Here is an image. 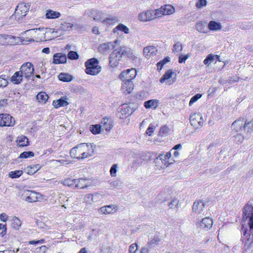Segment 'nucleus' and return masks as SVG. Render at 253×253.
<instances>
[{"mask_svg":"<svg viewBox=\"0 0 253 253\" xmlns=\"http://www.w3.org/2000/svg\"><path fill=\"white\" fill-rule=\"evenodd\" d=\"M231 128L235 142L241 143L245 139L249 138L253 131V121H245L244 118H240L232 123Z\"/></svg>","mask_w":253,"mask_h":253,"instance_id":"nucleus-1","label":"nucleus"},{"mask_svg":"<svg viewBox=\"0 0 253 253\" xmlns=\"http://www.w3.org/2000/svg\"><path fill=\"white\" fill-rule=\"evenodd\" d=\"M95 147L93 143H81L70 150V156L78 160L87 158L93 155Z\"/></svg>","mask_w":253,"mask_h":253,"instance_id":"nucleus-2","label":"nucleus"},{"mask_svg":"<svg viewBox=\"0 0 253 253\" xmlns=\"http://www.w3.org/2000/svg\"><path fill=\"white\" fill-rule=\"evenodd\" d=\"M249 219L250 227L249 233L246 229L242 228L241 232L243 233V238L246 239L250 243H253V206L252 204L247 203L244 207L243 213V220L246 221Z\"/></svg>","mask_w":253,"mask_h":253,"instance_id":"nucleus-3","label":"nucleus"},{"mask_svg":"<svg viewBox=\"0 0 253 253\" xmlns=\"http://www.w3.org/2000/svg\"><path fill=\"white\" fill-rule=\"evenodd\" d=\"M128 54V50L126 46H120L115 49L110 55V66L112 67H117L122 58L127 56Z\"/></svg>","mask_w":253,"mask_h":253,"instance_id":"nucleus-4","label":"nucleus"},{"mask_svg":"<svg viewBox=\"0 0 253 253\" xmlns=\"http://www.w3.org/2000/svg\"><path fill=\"white\" fill-rule=\"evenodd\" d=\"M98 64L99 61L96 58H92L87 60L84 63L86 74L92 76L98 74L101 70V67Z\"/></svg>","mask_w":253,"mask_h":253,"instance_id":"nucleus-5","label":"nucleus"},{"mask_svg":"<svg viewBox=\"0 0 253 253\" xmlns=\"http://www.w3.org/2000/svg\"><path fill=\"white\" fill-rule=\"evenodd\" d=\"M30 7V3L22 2L19 3L15 10V17L20 19L26 15Z\"/></svg>","mask_w":253,"mask_h":253,"instance_id":"nucleus-6","label":"nucleus"},{"mask_svg":"<svg viewBox=\"0 0 253 253\" xmlns=\"http://www.w3.org/2000/svg\"><path fill=\"white\" fill-rule=\"evenodd\" d=\"M90 16L95 21H101L102 23L108 24L115 20V18L104 19V14L103 12L94 9L91 10Z\"/></svg>","mask_w":253,"mask_h":253,"instance_id":"nucleus-7","label":"nucleus"},{"mask_svg":"<svg viewBox=\"0 0 253 253\" xmlns=\"http://www.w3.org/2000/svg\"><path fill=\"white\" fill-rule=\"evenodd\" d=\"M15 119L8 114H0V126H12L15 125Z\"/></svg>","mask_w":253,"mask_h":253,"instance_id":"nucleus-8","label":"nucleus"},{"mask_svg":"<svg viewBox=\"0 0 253 253\" xmlns=\"http://www.w3.org/2000/svg\"><path fill=\"white\" fill-rule=\"evenodd\" d=\"M176 81V74L171 70H168L160 80L161 83L166 82L169 85Z\"/></svg>","mask_w":253,"mask_h":253,"instance_id":"nucleus-9","label":"nucleus"},{"mask_svg":"<svg viewBox=\"0 0 253 253\" xmlns=\"http://www.w3.org/2000/svg\"><path fill=\"white\" fill-rule=\"evenodd\" d=\"M34 71L33 65L30 62L23 64L19 71L26 78H29L33 74Z\"/></svg>","mask_w":253,"mask_h":253,"instance_id":"nucleus-10","label":"nucleus"},{"mask_svg":"<svg viewBox=\"0 0 253 253\" xmlns=\"http://www.w3.org/2000/svg\"><path fill=\"white\" fill-rule=\"evenodd\" d=\"M136 75V71L134 68H131L122 72L119 77L123 81H132Z\"/></svg>","mask_w":253,"mask_h":253,"instance_id":"nucleus-11","label":"nucleus"},{"mask_svg":"<svg viewBox=\"0 0 253 253\" xmlns=\"http://www.w3.org/2000/svg\"><path fill=\"white\" fill-rule=\"evenodd\" d=\"M205 203L203 201H195L193 205L192 211L196 214L199 217H201L203 214L202 212L204 210Z\"/></svg>","mask_w":253,"mask_h":253,"instance_id":"nucleus-12","label":"nucleus"},{"mask_svg":"<svg viewBox=\"0 0 253 253\" xmlns=\"http://www.w3.org/2000/svg\"><path fill=\"white\" fill-rule=\"evenodd\" d=\"M132 113L131 108L127 104H123L119 108L117 116L120 119H124L131 115Z\"/></svg>","mask_w":253,"mask_h":253,"instance_id":"nucleus-13","label":"nucleus"},{"mask_svg":"<svg viewBox=\"0 0 253 253\" xmlns=\"http://www.w3.org/2000/svg\"><path fill=\"white\" fill-rule=\"evenodd\" d=\"M113 121L110 118L107 117H104L101 121V126L106 131H110L113 127Z\"/></svg>","mask_w":253,"mask_h":253,"instance_id":"nucleus-14","label":"nucleus"},{"mask_svg":"<svg viewBox=\"0 0 253 253\" xmlns=\"http://www.w3.org/2000/svg\"><path fill=\"white\" fill-rule=\"evenodd\" d=\"M134 85L132 81H123L122 85V89L125 94L130 93L133 89Z\"/></svg>","mask_w":253,"mask_h":253,"instance_id":"nucleus-15","label":"nucleus"},{"mask_svg":"<svg viewBox=\"0 0 253 253\" xmlns=\"http://www.w3.org/2000/svg\"><path fill=\"white\" fill-rule=\"evenodd\" d=\"M153 11L148 10L145 12H142L139 14L138 17L140 21L145 22L155 19Z\"/></svg>","mask_w":253,"mask_h":253,"instance_id":"nucleus-16","label":"nucleus"},{"mask_svg":"<svg viewBox=\"0 0 253 253\" xmlns=\"http://www.w3.org/2000/svg\"><path fill=\"white\" fill-rule=\"evenodd\" d=\"M67 57L65 54L57 53L53 56V63L55 64H63L66 62Z\"/></svg>","mask_w":253,"mask_h":253,"instance_id":"nucleus-17","label":"nucleus"},{"mask_svg":"<svg viewBox=\"0 0 253 253\" xmlns=\"http://www.w3.org/2000/svg\"><path fill=\"white\" fill-rule=\"evenodd\" d=\"M14 37L8 35H0V44L7 45L13 44Z\"/></svg>","mask_w":253,"mask_h":253,"instance_id":"nucleus-18","label":"nucleus"},{"mask_svg":"<svg viewBox=\"0 0 253 253\" xmlns=\"http://www.w3.org/2000/svg\"><path fill=\"white\" fill-rule=\"evenodd\" d=\"M26 195L27 196L25 200L28 202L33 203L38 201L39 194L34 191H27L26 192Z\"/></svg>","mask_w":253,"mask_h":253,"instance_id":"nucleus-19","label":"nucleus"},{"mask_svg":"<svg viewBox=\"0 0 253 253\" xmlns=\"http://www.w3.org/2000/svg\"><path fill=\"white\" fill-rule=\"evenodd\" d=\"M212 223L213 222L211 218L205 217L203 218L202 221L199 223V225L201 228L207 230L211 227Z\"/></svg>","mask_w":253,"mask_h":253,"instance_id":"nucleus-20","label":"nucleus"},{"mask_svg":"<svg viewBox=\"0 0 253 253\" xmlns=\"http://www.w3.org/2000/svg\"><path fill=\"white\" fill-rule=\"evenodd\" d=\"M113 46V44L112 42L103 43L99 45L98 50L100 53L104 54L109 52Z\"/></svg>","mask_w":253,"mask_h":253,"instance_id":"nucleus-21","label":"nucleus"},{"mask_svg":"<svg viewBox=\"0 0 253 253\" xmlns=\"http://www.w3.org/2000/svg\"><path fill=\"white\" fill-rule=\"evenodd\" d=\"M16 142L20 147H24L29 145V139L25 135H22L17 138Z\"/></svg>","mask_w":253,"mask_h":253,"instance_id":"nucleus-22","label":"nucleus"},{"mask_svg":"<svg viewBox=\"0 0 253 253\" xmlns=\"http://www.w3.org/2000/svg\"><path fill=\"white\" fill-rule=\"evenodd\" d=\"M171 157V154L170 152H167L166 155L163 154L159 155V158H161L162 165L160 166L161 169L164 168L165 166H168L169 164V163L168 160Z\"/></svg>","mask_w":253,"mask_h":253,"instance_id":"nucleus-23","label":"nucleus"},{"mask_svg":"<svg viewBox=\"0 0 253 253\" xmlns=\"http://www.w3.org/2000/svg\"><path fill=\"white\" fill-rule=\"evenodd\" d=\"M99 212L104 214H109L113 213L116 211L114 206L113 205L103 206L100 208L99 210Z\"/></svg>","mask_w":253,"mask_h":253,"instance_id":"nucleus-24","label":"nucleus"},{"mask_svg":"<svg viewBox=\"0 0 253 253\" xmlns=\"http://www.w3.org/2000/svg\"><path fill=\"white\" fill-rule=\"evenodd\" d=\"M199 120H201V115L199 113H195L190 116V123L191 126H193V127H194L195 128H197V122Z\"/></svg>","mask_w":253,"mask_h":253,"instance_id":"nucleus-25","label":"nucleus"},{"mask_svg":"<svg viewBox=\"0 0 253 253\" xmlns=\"http://www.w3.org/2000/svg\"><path fill=\"white\" fill-rule=\"evenodd\" d=\"M23 75L19 72H16L11 78V82L14 84H19L22 81Z\"/></svg>","mask_w":253,"mask_h":253,"instance_id":"nucleus-26","label":"nucleus"},{"mask_svg":"<svg viewBox=\"0 0 253 253\" xmlns=\"http://www.w3.org/2000/svg\"><path fill=\"white\" fill-rule=\"evenodd\" d=\"M58 79L64 82H69L72 81L74 77L68 73H61L58 76Z\"/></svg>","mask_w":253,"mask_h":253,"instance_id":"nucleus-27","label":"nucleus"},{"mask_svg":"<svg viewBox=\"0 0 253 253\" xmlns=\"http://www.w3.org/2000/svg\"><path fill=\"white\" fill-rule=\"evenodd\" d=\"M61 16L60 12L53 11L51 9H48L46 11L45 17L47 19H56Z\"/></svg>","mask_w":253,"mask_h":253,"instance_id":"nucleus-28","label":"nucleus"},{"mask_svg":"<svg viewBox=\"0 0 253 253\" xmlns=\"http://www.w3.org/2000/svg\"><path fill=\"white\" fill-rule=\"evenodd\" d=\"M208 28L211 31L220 30L222 26L219 22L214 21H211L208 24Z\"/></svg>","mask_w":253,"mask_h":253,"instance_id":"nucleus-29","label":"nucleus"},{"mask_svg":"<svg viewBox=\"0 0 253 253\" xmlns=\"http://www.w3.org/2000/svg\"><path fill=\"white\" fill-rule=\"evenodd\" d=\"M69 103L62 98H61L56 100H54L52 102V105L55 108H58L60 107L67 106Z\"/></svg>","mask_w":253,"mask_h":253,"instance_id":"nucleus-30","label":"nucleus"},{"mask_svg":"<svg viewBox=\"0 0 253 253\" xmlns=\"http://www.w3.org/2000/svg\"><path fill=\"white\" fill-rule=\"evenodd\" d=\"M76 188L78 189H84L88 186L86 183L87 179L85 178L76 179Z\"/></svg>","mask_w":253,"mask_h":253,"instance_id":"nucleus-31","label":"nucleus"},{"mask_svg":"<svg viewBox=\"0 0 253 253\" xmlns=\"http://www.w3.org/2000/svg\"><path fill=\"white\" fill-rule=\"evenodd\" d=\"M41 168V166L40 165H34L27 167L26 169V170H27V174L29 175H33L37 171H38Z\"/></svg>","mask_w":253,"mask_h":253,"instance_id":"nucleus-32","label":"nucleus"},{"mask_svg":"<svg viewBox=\"0 0 253 253\" xmlns=\"http://www.w3.org/2000/svg\"><path fill=\"white\" fill-rule=\"evenodd\" d=\"M76 182V179H72L70 178H67L61 181V183L64 186L75 188Z\"/></svg>","mask_w":253,"mask_h":253,"instance_id":"nucleus-33","label":"nucleus"},{"mask_svg":"<svg viewBox=\"0 0 253 253\" xmlns=\"http://www.w3.org/2000/svg\"><path fill=\"white\" fill-rule=\"evenodd\" d=\"M36 98L38 102L44 104L48 99V96L45 92H41L37 95Z\"/></svg>","mask_w":253,"mask_h":253,"instance_id":"nucleus-34","label":"nucleus"},{"mask_svg":"<svg viewBox=\"0 0 253 253\" xmlns=\"http://www.w3.org/2000/svg\"><path fill=\"white\" fill-rule=\"evenodd\" d=\"M158 101L156 99L149 100L144 102V107L148 108H154L156 109L158 106Z\"/></svg>","mask_w":253,"mask_h":253,"instance_id":"nucleus-35","label":"nucleus"},{"mask_svg":"<svg viewBox=\"0 0 253 253\" xmlns=\"http://www.w3.org/2000/svg\"><path fill=\"white\" fill-rule=\"evenodd\" d=\"M155 50V47L153 46H149L145 47L143 49V53L145 57L147 58H149L151 55L154 53Z\"/></svg>","mask_w":253,"mask_h":253,"instance_id":"nucleus-36","label":"nucleus"},{"mask_svg":"<svg viewBox=\"0 0 253 253\" xmlns=\"http://www.w3.org/2000/svg\"><path fill=\"white\" fill-rule=\"evenodd\" d=\"M206 22L200 21L197 23L195 26V29L199 32L201 33H207V30L206 28Z\"/></svg>","mask_w":253,"mask_h":253,"instance_id":"nucleus-37","label":"nucleus"},{"mask_svg":"<svg viewBox=\"0 0 253 253\" xmlns=\"http://www.w3.org/2000/svg\"><path fill=\"white\" fill-rule=\"evenodd\" d=\"M117 30L124 32L125 34H128L129 33V29L126 25L123 24H119L117 27H116L113 29L114 33H115Z\"/></svg>","mask_w":253,"mask_h":253,"instance_id":"nucleus-38","label":"nucleus"},{"mask_svg":"<svg viewBox=\"0 0 253 253\" xmlns=\"http://www.w3.org/2000/svg\"><path fill=\"white\" fill-rule=\"evenodd\" d=\"M21 225V221L18 218L16 217L13 218L11 221V226L12 228L16 230H18L20 227Z\"/></svg>","mask_w":253,"mask_h":253,"instance_id":"nucleus-39","label":"nucleus"},{"mask_svg":"<svg viewBox=\"0 0 253 253\" xmlns=\"http://www.w3.org/2000/svg\"><path fill=\"white\" fill-rule=\"evenodd\" d=\"M170 57L169 56H167L165 57L163 60H161L159 62L157 63V65L158 66V70L160 71L162 70L163 66L166 63H168L170 61Z\"/></svg>","mask_w":253,"mask_h":253,"instance_id":"nucleus-40","label":"nucleus"},{"mask_svg":"<svg viewBox=\"0 0 253 253\" xmlns=\"http://www.w3.org/2000/svg\"><path fill=\"white\" fill-rule=\"evenodd\" d=\"M23 173V172L22 170H16L10 171L8 174V176L11 178H16L19 177Z\"/></svg>","mask_w":253,"mask_h":253,"instance_id":"nucleus-41","label":"nucleus"},{"mask_svg":"<svg viewBox=\"0 0 253 253\" xmlns=\"http://www.w3.org/2000/svg\"><path fill=\"white\" fill-rule=\"evenodd\" d=\"M101 126L100 125H92L90 127V131L93 134H99L101 131Z\"/></svg>","mask_w":253,"mask_h":253,"instance_id":"nucleus-42","label":"nucleus"},{"mask_svg":"<svg viewBox=\"0 0 253 253\" xmlns=\"http://www.w3.org/2000/svg\"><path fill=\"white\" fill-rule=\"evenodd\" d=\"M34 156V153L32 151H25L22 152L19 156V158L26 159L32 157Z\"/></svg>","mask_w":253,"mask_h":253,"instance_id":"nucleus-43","label":"nucleus"},{"mask_svg":"<svg viewBox=\"0 0 253 253\" xmlns=\"http://www.w3.org/2000/svg\"><path fill=\"white\" fill-rule=\"evenodd\" d=\"M84 202L88 205H91L93 202L92 194H88L84 196L83 199Z\"/></svg>","mask_w":253,"mask_h":253,"instance_id":"nucleus-44","label":"nucleus"},{"mask_svg":"<svg viewBox=\"0 0 253 253\" xmlns=\"http://www.w3.org/2000/svg\"><path fill=\"white\" fill-rule=\"evenodd\" d=\"M164 13L165 15H169L173 13L174 12V8L171 5H166V7L163 9Z\"/></svg>","mask_w":253,"mask_h":253,"instance_id":"nucleus-45","label":"nucleus"},{"mask_svg":"<svg viewBox=\"0 0 253 253\" xmlns=\"http://www.w3.org/2000/svg\"><path fill=\"white\" fill-rule=\"evenodd\" d=\"M170 129L167 126H164L161 127L159 131L160 134L162 136L167 135L169 133Z\"/></svg>","mask_w":253,"mask_h":253,"instance_id":"nucleus-46","label":"nucleus"},{"mask_svg":"<svg viewBox=\"0 0 253 253\" xmlns=\"http://www.w3.org/2000/svg\"><path fill=\"white\" fill-rule=\"evenodd\" d=\"M214 56L211 54H209L206 59L204 60V63L205 65H209L214 61Z\"/></svg>","mask_w":253,"mask_h":253,"instance_id":"nucleus-47","label":"nucleus"},{"mask_svg":"<svg viewBox=\"0 0 253 253\" xmlns=\"http://www.w3.org/2000/svg\"><path fill=\"white\" fill-rule=\"evenodd\" d=\"M68 57L71 60H76L79 58V55L76 51H70L68 54Z\"/></svg>","mask_w":253,"mask_h":253,"instance_id":"nucleus-48","label":"nucleus"},{"mask_svg":"<svg viewBox=\"0 0 253 253\" xmlns=\"http://www.w3.org/2000/svg\"><path fill=\"white\" fill-rule=\"evenodd\" d=\"M202 97V94L198 93L194 96H193L190 99L189 105L191 106L194 103L196 102L199 99H200Z\"/></svg>","mask_w":253,"mask_h":253,"instance_id":"nucleus-49","label":"nucleus"},{"mask_svg":"<svg viewBox=\"0 0 253 253\" xmlns=\"http://www.w3.org/2000/svg\"><path fill=\"white\" fill-rule=\"evenodd\" d=\"M183 49V46L180 42H177L173 45V52L174 53L177 52L178 51H182Z\"/></svg>","mask_w":253,"mask_h":253,"instance_id":"nucleus-50","label":"nucleus"},{"mask_svg":"<svg viewBox=\"0 0 253 253\" xmlns=\"http://www.w3.org/2000/svg\"><path fill=\"white\" fill-rule=\"evenodd\" d=\"M160 241V239L157 236H154L153 238L149 241L148 244L149 246H152L158 244Z\"/></svg>","mask_w":253,"mask_h":253,"instance_id":"nucleus-51","label":"nucleus"},{"mask_svg":"<svg viewBox=\"0 0 253 253\" xmlns=\"http://www.w3.org/2000/svg\"><path fill=\"white\" fill-rule=\"evenodd\" d=\"M45 29H47V28L45 29L44 28H36V29H30L28 30H27L25 32V33H28L30 35H33L34 33H36L37 31H44Z\"/></svg>","mask_w":253,"mask_h":253,"instance_id":"nucleus-52","label":"nucleus"},{"mask_svg":"<svg viewBox=\"0 0 253 253\" xmlns=\"http://www.w3.org/2000/svg\"><path fill=\"white\" fill-rule=\"evenodd\" d=\"M207 4V0H199L196 3V6L198 8H201L204 6H206Z\"/></svg>","mask_w":253,"mask_h":253,"instance_id":"nucleus-53","label":"nucleus"},{"mask_svg":"<svg viewBox=\"0 0 253 253\" xmlns=\"http://www.w3.org/2000/svg\"><path fill=\"white\" fill-rule=\"evenodd\" d=\"M73 27V25L70 23H65L64 24H62L60 28L64 30H70L72 29Z\"/></svg>","mask_w":253,"mask_h":253,"instance_id":"nucleus-54","label":"nucleus"},{"mask_svg":"<svg viewBox=\"0 0 253 253\" xmlns=\"http://www.w3.org/2000/svg\"><path fill=\"white\" fill-rule=\"evenodd\" d=\"M117 168H118V166L117 164H114L111 167V169L110 170V174L112 176H116Z\"/></svg>","mask_w":253,"mask_h":253,"instance_id":"nucleus-55","label":"nucleus"},{"mask_svg":"<svg viewBox=\"0 0 253 253\" xmlns=\"http://www.w3.org/2000/svg\"><path fill=\"white\" fill-rule=\"evenodd\" d=\"M110 184H111V187H113V188H117V189L121 188V187L122 186V182L118 180L114 181L110 183Z\"/></svg>","mask_w":253,"mask_h":253,"instance_id":"nucleus-56","label":"nucleus"},{"mask_svg":"<svg viewBox=\"0 0 253 253\" xmlns=\"http://www.w3.org/2000/svg\"><path fill=\"white\" fill-rule=\"evenodd\" d=\"M178 204V200L176 199H173L169 204V207L170 209L176 207Z\"/></svg>","mask_w":253,"mask_h":253,"instance_id":"nucleus-57","label":"nucleus"},{"mask_svg":"<svg viewBox=\"0 0 253 253\" xmlns=\"http://www.w3.org/2000/svg\"><path fill=\"white\" fill-rule=\"evenodd\" d=\"M164 9H157L155 11H153V14H154L155 18L161 17L162 15H165L164 13Z\"/></svg>","mask_w":253,"mask_h":253,"instance_id":"nucleus-58","label":"nucleus"},{"mask_svg":"<svg viewBox=\"0 0 253 253\" xmlns=\"http://www.w3.org/2000/svg\"><path fill=\"white\" fill-rule=\"evenodd\" d=\"M137 250V245L136 243L132 244L129 247V253H135Z\"/></svg>","mask_w":253,"mask_h":253,"instance_id":"nucleus-59","label":"nucleus"},{"mask_svg":"<svg viewBox=\"0 0 253 253\" xmlns=\"http://www.w3.org/2000/svg\"><path fill=\"white\" fill-rule=\"evenodd\" d=\"M154 128L155 126L152 124H150L146 130V133L148 135L151 136L154 132Z\"/></svg>","mask_w":253,"mask_h":253,"instance_id":"nucleus-60","label":"nucleus"},{"mask_svg":"<svg viewBox=\"0 0 253 253\" xmlns=\"http://www.w3.org/2000/svg\"><path fill=\"white\" fill-rule=\"evenodd\" d=\"M101 195L97 193L92 194L93 202L95 203L100 200Z\"/></svg>","mask_w":253,"mask_h":253,"instance_id":"nucleus-61","label":"nucleus"},{"mask_svg":"<svg viewBox=\"0 0 253 253\" xmlns=\"http://www.w3.org/2000/svg\"><path fill=\"white\" fill-rule=\"evenodd\" d=\"M7 84L8 82L5 79L0 77V87L6 86L7 85Z\"/></svg>","mask_w":253,"mask_h":253,"instance_id":"nucleus-62","label":"nucleus"},{"mask_svg":"<svg viewBox=\"0 0 253 253\" xmlns=\"http://www.w3.org/2000/svg\"><path fill=\"white\" fill-rule=\"evenodd\" d=\"M162 159V158H159V156L154 160V162L156 164V166L158 167V169H161L160 167V166L162 165V162H161Z\"/></svg>","mask_w":253,"mask_h":253,"instance_id":"nucleus-63","label":"nucleus"},{"mask_svg":"<svg viewBox=\"0 0 253 253\" xmlns=\"http://www.w3.org/2000/svg\"><path fill=\"white\" fill-rule=\"evenodd\" d=\"M188 58V55H181L179 57L178 62L179 63H184Z\"/></svg>","mask_w":253,"mask_h":253,"instance_id":"nucleus-64","label":"nucleus"}]
</instances>
